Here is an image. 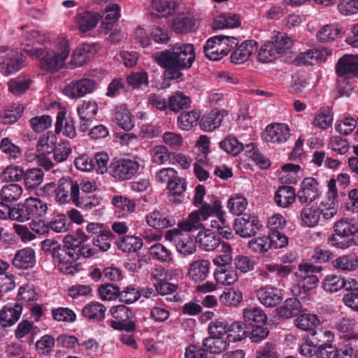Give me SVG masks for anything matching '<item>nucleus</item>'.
Wrapping results in <instances>:
<instances>
[{
    "mask_svg": "<svg viewBox=\"0 0 358 358\" xmlns=\"http://www.w3.org/2000/svg\"><path fill=\"white\" fill-rule=\"evenodd\" d=\"M334 339V333L331 330L321 328L313 331L308 337V342L319 348L331 345Z\"/></svg>",
    "mask_w": 358,
    "mask_h": 358,
    "instance_id": "31",
    "label": "nucleus"
},
{
    "mask_svg": "<svg viewBox=\"0 0 358 358\" xmlns=\"http://www.w3.org/2000/svg\"><path fill=\"white\" fill-rule=\"evenodd\" d=\"M100 19L96 13L85 12L78 15L77 24L82 32H87L94 29Z\"/></svg>",
    "mask_w": 358,
    "mask_h": 358,
    "instance_id": "39",
    "label": "nucleus"
},
{
    "mask_svg": "<svg viewBox=\"0 0 358 358\" xmlns=\"http://www.w3.org/2000/svg\"><path fill=\"white\" fill-rule=\"evenodd\" d=\"M99 46L94 43H83L79 45L73 52L71 64L74 66H81L90 61L96 55Z\"/></svg>",
    "mask_w": 358,
    "mask_h": 358,
    "instance_id": "17",
    "label": "nucleus"
},
{
    "mask_svg": "<svg viewBox=\"0 0 358 358\" xmlns=\"http://www.w3.org/2000/svg\"><path fill=\"white\" fill-rule=\"evenodd\" d=\"M342 32V28L336 24L324 25L317 33V39L322 42L334 41Z\"/></svg>",
    "mask_w": 358,
    "mask_h": 358,
    "instance_id": "45",
    "label": "nucleus"
},
{
    "mask_svg": "<svg viewBox=\"0 0 358 358\" xmlns=\"http://www.w3.org/2000/svg\"><path fill=\"white\" fill-rule=\"evenodd\" d=\"M106 308L99 302L92 301L87 303L82 310V315L94 322L102 320L105 317Z\"/></svg>",
    "mask_w": 358,
    "mask_h": 358,
    "instance_id": "30",
    "label": "nucleus"
},
{
    "mask_svg": "<svg viewBox=\"0 0 358 358\" xmlns=\"http://www.w3.org/2000/svg\"><path fill=\"white\" fill-rule=\"evenodd\" d=\"M11 264L15 268L21 270L34 268L36 264L35 250L30 247L17 250L11 259Z\"/></svg>",
    "mask_w": 358,
    "mask_h": 358,
    "instance_id": "18",
    "label": "nucleus"
},
{
    "mask_svg": "<svg viewBox=\"0 0 358 358\" xmlns=\"http://www.w3.org/2000/svg\"><path fill=\"white\" fill-rule=\"evenodd\" d=\"M248 336L246 325L242 322H234L228 326L227 338L229 341H241Z\"/></svg>",
    "mask_w": 358,
    "mask_h": 358,
    "instance_id": "47",
    "label": "nucleus"
},
{
    "mask_svg": "<svg viewBox=\"0 0 358 358\" xmlns=\"http://www.w3.org/2000/svg\"><path fill=\"white\" fill-rule=\"evenodd\" d=\"M117 245L124 252H134L142 248L143 241L135 236H124L117 242Z\"/></svg>",
    "mask_w": 358,
    "mask_h": 358,
    "instance_id": "43",
    "label": "nucleus"
},
{
    "mask_svg": "<svg viewBox=\"0 0 358 358\" xmlns=\"http://www.w3.org/2000/svg\"><path fill=\"white\" fill-rule=\"evenodd\" d=\"M227 341L221 336L210 335L209 337L203 340L202 346L203 349L211 354H220L229 347Z\"/></svg>",
    "mask_w": 358,
    "mask_h": 358,
    "instance_id": "29",
    "label": "nucleus"
},
{
    "mask_svg": "<svg viewBox=\"0 0 358 358\" xmlns=\"http://www.w3.org/2000/svg\"><path fill=\"white\" fill-rule=\"evenodd\" d=\"M256 296L263 306L268 308L275 307L283 299L282 289L271 285H266L257 289Z\"/></svg>",
    "mask_w": 358,
    "mask_h": 358,
    "instance_id": "16",
    "label": "nucleus"
},
{
    "mask_svg": "<svg viewBox=\"0 0 358 358\" xmlns=\"http://www.w3.org/2000/svg\"><path fill=\"white\" fill-rule=\"evenodd\" d=\"M79 185L77 182H74L69 178H62L56 189V201L61 203H66L70 201L78 207L87 208L95 206L92 201L94 200L91 197L85 199L83 197L79 196Z\"/></svg>",
    "mask_w": 358,
    "mask_h": 358,
    "instance_id": "5",
    "label": "nucleus"
},
{
    "mask_svg": "<svg viewBox=\"0 0 358 358\" xmlns=\"http://www.w3.org/2000/svg\"><path fill=\"white\" fill-rule=\"evenodd\" d=\"M238 41L233 36L224 35L210 38L203 46L206 57L210 60L218 61L228 55L231 49L238 45Z\"/></svg>",
    "mask_w": 358,
    "mask_h": 358,
    "instance_id": "6",
    "label": "nucleus"
},
{
    "mask_svg": "<svg viewBox=\"0 0 358 358\" xmlns=\"http://www.w3.org/2000/svg\"><path fill=\"white\" fill-rule=\"evenodd\" d=\"M321 192L319 182L313 177H307L301 182L297 196L302 203H312L320 197Z\"/></svg>",
    "mask_w": 358,
    "mask_h": 358,
    "instance_id": "14",
    "label": "nucleus"
},
{
    "mask_svg": "<svg viewBox=\"0 0 358 358\" xmlns=\"http://www.w3.org/2000/svg\"><path fill=\"white\" fill-rule=\"evenodd\" d=\"M161 67H177L188 69L195 60V50L191 43H176L171 48L161 52L155 57Z\"/></svg>",
    "mask_w": 358,
    "mask_h": 358,
    "instance_id": "2",
    "label": "nucleus"
},
{
    "mask_svg": "<svg viewBox=\"0 0 358 358\" xmlns=\"http://www.w3.org/2000/svg\"><path fill=\"white\" fill-rule=\"evenodd\" d=\"M150 256L161 262H169L172 260V254L169 250L161 243H156L149 249Z\"/></svg>",
    "mask_w": 358,
    "mask_h": 358,
    "instance_id": "59",
    "label": "nucleus"
},
{
    "mask_svg": "<svg viewBox=\"0 0 358 358\" xmlns=\"http://www.w3.org/2000/svg\"><path fill=\"white\" fill-rule=\"evenodd\" d=\"M228 115L225 110H212L202 116L200 121V128L206 131L210 132L219 127L224 116Z\"/></svg>",
    "mask_w": 358,
    "mask_h": 358,
    "instance_id": "24",
    "label": "nucleus"
},
{
    "mask_svg": "<svg viewBox=\"0 0 358 358\" xmlns=\"http://www.w3.org/2000/svg\"><path fill=\"white\" fill-rule=\"evenodd\" d=\"M347 336L348 340L336 348L337 358H357L358 349L350 340L358 339V333L350 334Z\"/></svg>",
    "mask_w": 358,
    "mask_h": 358,
    "instance_id": "38",
    "label": "nucleus"
},
{
    "mask_svg": "<svg viewBox=\"0 0 358 358\" xmlns=\"http://www.w3.org/2000/svg\"><path fill=\"white\" fill-rule=\"evenodd\" d=\"M0 62V73L4 76L12 75L20 71L24 62V57L17 50L7 48Z\"/></svg>",
    "mask_w": 358,
    "mask_h": 358,
    "instance_id": "12",
    "label": "nucleus"
},
{
    "mask_svg": "<svg viewBox=\"0 0 358 358\" xmlns=\"http://www.w3.org/2000/svg\"><path fill=\"white\" fill-rule=\"evenodd\" d=\"M113 120L120 127L125 131H130L134 127V117L125 104H122L115 108Z\"/></svg>",
    "mask_w": 358,
    "mask_h": 358,
    "instance_id": "25",
    "label": "nucleus"
},
{
    "mask_svg": "<svg viewBox=\"0 0 358 358\" xmlns=\"http://www.w3.org/2000/svg\"><path fill=\"white\" fill-rule=\"evenodd\" d=\"M301 301L295 298L287 299L283 304L276 308L278 315L282 318H291L297 316L302 310Z\"/></svg>",
    "mask_w": 358,
    "mask_h": 358,
    "instance_id": "26",
    "label": "nucleus"
},
{
    "mask_svg": "<svg viewBox=\"0 0 358 358\" xmlns=\"http://www.w3.org/2000/svg\"><path fill=\"white\" fill-rule=\"evenodd\" d=\"M44 173L38 168L29 169L24 171V183L27 189H35L43 181Z\"/></svg>",
    "mask_w": 358,
    "mask_h": 358,
    "instance_id": "41",
    "label": "nucleus"
},
{
    "mask_svg": "<svg viewBox=\"0 0 358 358\" xmlns=\"http://www.w3.org/2000/svg\"><path fill=\"white\" fill-rule=\"evenodd\" d=\"M203 225H178L166 231L165 239L174 242L177 251L184 255H192L196 252V232L197 227Z\"/></svg>",
    "mask_w": 358,
    "mask_h": 358,
    "instance_id": "4",
    "label": "nucleus"
},
{
    "mask_svg": "<svg viewBox=\"0 0 358 358\" xmlns=\"http://www.w3.org/2000/svg\"><path fill=\"white\" fill-rule=\"evenodd\" d=\"M296 199L294 189L290 186H282L278 189L275 195L276 203L286 208L293 203Z\"/></svg>",
    "mask_w": 358,
    "mask_h": 358,
    "instance_id": "36",
    "label": "nucleus"
},
{
    "mask_svg": "<svg viewBox=\"0 0 358 358\" xmlns=\"http://www.w3.org/2000/svg\"><path fill=\"white\" fill-rule=\"evenodd\" d=\"M290 135V129L287 124L271 123L266 126L263 139L266 143L280 145L287 142Z\"/></svg>",
    "mask_w": 358,
    "mask_h": 358,
    "instance_id": "13",
    "label": "nucleus"
},
{
    "mask_svg": "<svg viewBox=\"0 0 358 358\" xmlns=\"http://www.w3.org/2000/svg\"><path fill=\"white\" fill-rule=\"evenodd\" d=\"M110 312L115 319L110 322V327L116 330H124L127 332L134 331L136 324L131 320L132 311L124 305L113 306Z\"/></svg>",
    "mask_w": 358,
    "mask_h": 358,
    "instance_id": "11",
    "label": "nucleus"
},
{
    "mask_svg": "<svg viewBox=\"0 0 358 358\" xmlns=\"http://www.w3.org/2000/svg\"><path fill=\"white\" fill-rule=\"evenodd\" d=\"M225 215L221 203L219 201H215L213 207L210 204L204 203L199 210L192 212L185 222H178V224H197L199 222L207 220L212 216L217 217L220 222L224 223L226 222Z\"/></svg>",
    "mask_w": 358,
    "mask_h": 358,
    "instance_id": "9",
    "label": "nucleus"
},
{
    "mask_svg": "<svg viewBox=\"0 0 358 358\" xmlns=\"http://www.w3.org/2000/svg\"><path fill=\"white\" fill-rule=\"evenodd\" d=\"M322 266H315L312 264H301L299 266V271L295 273L297 283L292 289V292L296 295L307 294L315 289L319 282V278L315 275H304L305 272H320Z\"/></svg>",
    "mask_w": 358,
    "mask_h": 358,
    "instance_id": "8",
    "label": "nucleus"
},
{
    "mask_svg": "<svg viewBox=\"0 0 358 358\" xmlns=\"http://www.w3.org/2000/svg\"><path fill=\"white\" fill-rule=\"evenodd\" d=\"M200 118V113L196 110L180 114L178 117V124L182 130L188 131L196 126Z\"/></svg>",
    "mask_w": 358,
    "mask_h": 358,
    "instance_id": "49",
    "label": "nucleus"
},
{
    "mask_svg": "<svg viewBox=\"0 0 358 358\" xmlns=\"http://www.w3.org/2000/svg\"><path fill=\"white\" fill-rule=\"evenodd\" d=\"M339 78H348L358 76V57L353 55H345L341 57L336 67Z\"/></svg>",
    "mask_w": 358,
    "mask_h": 358,
    "instance_id": "15",
    "label": "nucleus"
},
{
    "mask_svg": "<svg viewBox=\"0 0 358 358\" xmlns=\"http://www.w3.org/2000/svg\"><path fill=\"white\" fill-rule=\"evenodd\" d=\"M243 151L246 157L255 162L261 169H264L270 166L271 162L269 159L259 152L254 143H250L245 146L243 145Z\"/></svg>",
    "mask_w": 358,
    "mask_h": 358,
    "instance_id": "35",
    "label": "nucleus"
},
{
    "mask_svg": "<svg viewBox=\"0 0 358 358\" xmlns=\"http://www.w3.org/2000/svg\"><path fill=\"white\" fill-rule=\"evenodd\" d=\"M71 52L69 41L64 36L57 38L51 48L44 54L42 49L40 59L41 67L51 73L56 72L64 67L66 61Z\"/></svg>",
    "mask_w": 358,
    "mask_h": 358,
    "instance_id": "3",
    "label": "nucleus"
},
{
    "mask_svg": "<svg viewBox=\"0 0 358 358\" xmlns=\"http://www.w3.org/2000/svg\"><path fill=\"white\" fill-rule=\"evenodd\" d=\"M270 41L273 44L278 55L286 52L293 45L292 40L284 32H277Z\"/></svg>",
    "mask_w": 358,
    "mask_h": 358,
    "instance_id": "46",
    "label": "nucleus"
},
{
    "mask_svg": "<svg viewBox=\"0 0 358 358\" xmlns=\"http://www.w3.org/2000/svg\"><path fill=\"white\" fill-rule=\"evenodd\" d=\"M65 113L63 111H59L57 116L55 123V132L59 134L62 132L64 136L69 138H73L76 135L75 127L71 121H66L64 129L63 122L64 120Z\"/></svg>",
    "mask_w": 358,
    "mask_h": 358,
    "instance_id": "53",
    "label": "nucleus"
},
{
    "mask_svg": "<svg viewBox=\"0 0 358 358\" xmlns=\"http://www.w3.org/2000/svg\"><path fill=\"white\" fill-rule=\"evenodd\" d=\"M176 3L173 0H152L150 13L158 17H166L176 10Z\"/></svg>",
    "mask_w": 358,
    "mask_h": 358,
    "instance_id": "27",
    "label": "nucleus"
},
{
    "mask_svg": "<svg viewBox=\"0 0 358 358\" xmlns=\"http://www.w3.org/2000/svg\"><path fill=\"white\" fill-rule=\"evenodd\" d=\"M220 148L228 154L236 156L243 150V145L236 137L228 136L220 143Z\"/></svg>",
    "mask_w": 358,
    "mask_h": 358,
    "instance_id": "55",
    "label": "nucleus"
},
{
    "mask_svg": "<svg viewBox=\"0 0 358 358\" xmlns=\"http://www.w3.org/2000/svg\"><path fill=\"white\" fill-rule=\"evenodd\" d=\"M210 266V262L208 259L199 257L189 265L188 270L189 278L195 282L204 280L208 275Z\"/></svg>",
    "mask_w": 358,
    "mask_h": 358,
    "instance_id": "23",
    "label": "nucleus"
},
{
    "mask_svg": "<svg viewBox=\"0 0 358 358\" xmlns=\"http://www.w3.org/2000/svg\"><path fill=\"white\" fill-rule=\"evenodd\" d=\"M24 108L20 103H15L6 109L3 116L4 124H13L17 122L23 113Z\"/></svg>",
    "mask_w": 358,
    "mask_h": 358,
    "instance_id": "63",
    "label": "nucleus"
},
{
    "mask_svg": "<svg viewBox=\"0 0 358 358\" xmlns=\"http://www.w3.org/2000/svg\"><path fill=\"white\" fill-rule=\"evenodd\" d=\"M24 175V171L22 166L10 164L2 171L0 174V178L5 182H16L20 181Z\"/></svg>",
    "mask_w": 358,
    "mask_h": 358,
    "instance_id": "42",
    "label": "nucleus"
},
{
    "mask_svg": "<svg viewBox=\"0 0 358 358\" xmlns=\"http://www.w3.org/2000/svg\"><path fill=\"white\" fill-rule=\"evenodd\" d=\"M120 8L118 4L113 3L106 7L101 21V29L105 34L108 33L119 19Z\"/></svg>",
    "mask_w": 358,
    "mask_h": 358,
    "instance_id": "32",
    "label": "nucleus"
},
{
    "mask_svg": "<svg viewBox=\"0 0 358 358\" xmlns=\"http://www.w3.org/2000/svg\"><path fill=\"white\" fill-rule=\"evenodd\" d=\"M248 201L245 197L239 194L231 196L227 202V208L231 213L241 215L246 209Z\"/></svg>",
    "mask_w": 358,
    "mask_h": 358,
    "instance_id": "56",
    "label": "nucleus"
},
{
    "mask_svg": "<svg viewBox=\"0 0 358 358\" xmlns=\"http://www.w3.org/2000/svg\"><path fill=\"white\" fill-rule=\"evenodd\" d=\"M187 186L185 180L176 176L168 185L167 189L169 194V201L177 203L180 201L179 199H176V196H180L185 190Z\"/></svg>",
    "mask_w": 358,
    "mask_h": 358,
    "instance_id": "52",
    "label": "nucleus"
},
{
    "mask_svg": "<svg viewBox=\"0 0 358 358\" xmlns=\"http://www.w3.org/2000/svg\"><path fill=\"white\" fill-rule=\"evenodd\" d=\"M52 318L57 322L72 323L76 320V314L67 307H58L51 310Z\"/></svg>",
    "mask_w": 358,
    "mask_h": 358,
    "instance_id": "54",
    "label": "nucleus"
},
{
    "mask_svg": "<svg viewBox=\"0 0 358 358\" xmlns=\"http://www.w3.org/2000/svg\"><path fill=\"white\" fill-rule=\"evenodd\" d=\"M22 312V305L19 303L13 306L6 305L0 310V325L3 327H10L14 325L20 319Z\"/></svg>",
    "mask_w": 358,
    "mask_h": 358,
    "instance_id": "22",
    "label": "nucleus"
},
{
    "mask_svg": "<svg viewBox=\"0 0 358 358\" xmlns=\"http://www.w3.org/2000/svg\"><path fill=\"white\" fill-rule=\"evenodd\" d=\"M0 150L11 160H16L21 156L20 147L8 138H3L0 142Z\"/></svg>",
    "mask_w": 358,
    "mask_h": 358,
    "instance_id": "58",
    "label": "nucleus"
},
{
    "mask_svg": "<svg viewBox=\"0 0 358 358\" xmlns=\"http://www.w3.org/2000/svg\"><path fill=\"white\" fill-rule=\"evenodd\" d=\"M240 25V17L232 13H221L214 19L213 22V26L217 29L235 28Z\"/></svg>",
    "mask_w": 358,
    "mask_h": 358,
    "instance_id": "34",
    "label": "nucleus"
},
{
    "mask_svg": "<svg viewBox=\"0 0 358 358\" xmlns=\"http://www.w3.org/2000/svg\"><path fill=\"white\" fill-rule=\"evenodd\" d=\"M214 278L217 283L227 285L234 284L238 279L236 271L230 266L217 268L214 271Z\"/></svg>",
    "mask_w": 358,
    "mask_h": 358,
    "instance_id": "37",
    "label": "nucleus"
},
{
    "mask_svg": "<svg viewBox=\"0 0 358 358\" xmlns=\"http://www.w3.org/2000/svg\"><path fill=\"white\" fill-rule=\"evenodd\" d=\"M23 188L17 183L4 185L0 192L1 199L6 202L17 201L22 195Z\"/></svg>",
    "mask_w": 358,
    "mask_h": 358,
    "instance_id": "44",
    "label": "nucleus"
},
{
    "mask_svg": "<svg viewBox=\"0 0 358 358\" xmlns=\"http://www.w3.org/2000/svg\"><path fill=\"white\" fill-rule=\"evenodd\" d=\"M190 104L189 97L180 92H176L170 96L168 102L169 108L174 112H179L184 108H187Z\"/></svg>",
    "mask_w": 358,
    "mask_h": 358,
    "instance_id": "48",
    "label": "nucleus"
},
{
    "mask_svg": "<svg viewBox=\"0 0 358 358\" xmlns=\"http://www.w3.org/2000/svg\"><path fill=\"white\" fill-rule=\"evenodd\" d=\"M29 123L34 131L40 133L51 127L52 118L48 115L36 116L29 120Z\"/></svg>",
    "mask_w": 358,
    "mask_h": 358,
    "instance_id": "62",
    "label": "nucleus"
},
{
    "mask_svg": "<svg viewBox=\"0 0 358 358\" xmlns=\"http://www.w3.org/2000/svg\"><path fill=\"white\" fill-rule=\"evenodd\" d=\"M31 28L29 29L21 37L20 44L22 50L33 57H41L42 49L35 48V41H31V36L29 33Z\"/></svg>",
    "mask_w": 358,
    "mask_h": 358,
    "instance_id": "57",
    "label": "nucleus"
},
{
    "mask_svg": "<svg viewBox=\"0 0 358 358\" xmlns=\"http://www.w3.org/2000/svg\"><path fill=\"white\" fill-rule=\"evenodd\" d=\"M47 210L46 203L38 198L30 197L22 205L12 208L10 220L24 222L35 217L44 215Z\"/></svg>",
    "mask_w": 358,
    "mask_h": 358,
    "instance_id": "7",
    "label": "nucleus"
},
{
    "mask_svg": "<svg viewBox=\"0 0 358 358\" xmlns=\"http://www.w3.org/2000/svg\"><path fill=\"white\" fill-rule=\"evenodd\" d=\"M339 13L343 16H350L358 13V0H340L337 4Z\"/></svg>",
    "mask_w": 358,
    "mask_h": 358,
    "instance_id": "64",
    "label": "nucleus"
},
{
    "mask_svg": "<svg viewBox=\"0 0 358 358\" xmlns=\"http://www.w3.org/2000/svg\"><path fill=\"white\" fill-rule=\"evenodd\" d=\"M335 227V234L329 237V241L332 242L333 245H338L342 242H338L335 236H340L341 238L352 236L351 241L355 245H358V229L356 225H334Z\"/></svg>",
    "mask_w": 358,
    "mask_h": 358,
    "instance_id": "28",
    "label": "nucleus"
},
{
    "mask_svg": "<svg viewBox=\"0 0 358 358\" xmlns=\"http://www.w3.org/2000/svg\"><path fill=\"white\" fill-rule=\"evenodd\" d=\"M199 230L196 234V241L200 243L201 247L206 251H212L220 245V237L210 229H206L204 225L197 227Z\"/></svg>",
    "mask_w": 358,
    "mask_h": 358,
    "instance_id": "19",
    "label": "nucleus"
},
{
    "mask_svg": "<svg viewBox=\"0 0 358 358\" xmlns=\"http://www.w3.org/2000/svg\"><path fill=\"white\" fill-rule=\"evenodd\" d=\"M243 317L250 325L265 324L267 322V315L259 307L250 306L243 310Z\"/></svg>",
    "mask_w": 358,
    "mask_h": 358,
    "instance_id": "33",
    "label": "nucleus"
},
{
    "mask_svg": "<svg viewBox=\"0 0 358 358\" xmlns=\"http://www.w3.org/2000/svg\"><path fill=\"white\" fill-rule=\"evenodd\" d=\"M333 122V114L329 108L322 109L315 117L313 124L321 129H327Z\"/></svg>",
    "mask_w": 358,
    "mask_h": 358,
    "instance_id": "61",
    "label": "nucleus"
},
{
    "mask_svg": "<svg viewBox=\"0 0 358 358\" xmlns=\"http://www.w3.org/2000/svg\"><path fill=\"white\" fill-rule=\"evenodd\" d=\"M174 29L180 33L191 31L194 26V17L187 13L178 15L173 22Z\"/></svg>",
    "mask_w": 358,
    "mask_h": 358,
    "instance_id": "50",
    "label": "nucleus"
},
{
    "mask_svg": "<svg viewBox=\"0 0 358 358\" xmlns=\"http://www.w3.org/2000/svg\"><path fill=\"white\" fill-rule=\"evenodd\" d=\"M322 284V288L328 292H336L343 288L348 291L357 285L355 280H352L351 282H347L343 277L336 274L326 275Z\"/></svg>",
    "mask_w": 358,
    "mask_h": 358,
    "instance_id": "20",
    "label": "nucleus"
},
{
    "mask_svg": "<svg viewBox=\"0 0 358 358\" xmlns=\"http://www.w3.org/2000/svg\"><path fill=\"white\" fill-rule=\"evenodd\" d=\"M222 254L217 255L213 260V262L217 268H224L229 266L232 262L231 255V247L229 243L223 242L222 243Z\"/></svg>",
    "mask_w": 358,
    "mask_h": 358,
    "instance_id": "60",
    "label": "nucleus"
},
{
    "mask_svg": "<svg viewBox=\"0 0 358 358\" xmlns=\"http://www.w3.org/2000/svg\"><path fill=\"white\" fill-rule=\"evenodd\" d=\"M140 168L139 163L131 159L113 160L108 166V173L118 180H127L132 178Z\"/></svg>",
    "mask_w": 358,
    "mask_h": 358,
    "instance_id": "10",
    "label": "nucleus"
},
{
    "mask_svg": "<svg viewBox=\"0 0 358 358\" xmlns=\"http://www.w3.org/2000/svg\"><path fill=\"white\" fill-rule=\"evenodd\" d=\"M87 239L85 232L78 229L76 235H67L64 238V245H61L52 239H45L41 242V250L50 255L53 261L58 263L60 270L65 273H73L77 265L73 264L80 257L85 258L94 255L93 250L83 244Z\"/></svg>",
    "mask_w": 358,
    "mask_h": 358,
    "instance_id": "1",
    "label": "nucleus"
},
{
    "mask_svg": "<svg viewBox=\"0 0 358 358\" xmlns=\"http://www.w3.org/2000/svg\"><path fill=\"white\" fill-rule=\"evenodd\" d=\"M257 50V44L255 41H245L232 52L231 61L236 64H243L248 61Z\"/></svg>",
    "mask_w": 358,
    "mask_h": 358,
    "instance_id": "21",
    "label": "nucleus"
},
{
    "mask_svg": "<svg viewBox=\"0 0 358 358\" xmlns=\"http://www.w3.org/2000/svg\"><path fill=\"white\" fill-rule=\"evenodd\" d=\"M78 114L83 121L92 120L98 111V106L94 101H84L77 108Z\"/></svg>",
    "mask_w": 358,
    "mask_h": 358,
    "instance_id": "51",
    "label": "nucleus"
},
{
    "mask_svg": "<svg viewBox=\"0 0 358 358\" xmlns=\"http://www.w3.org/2000/svg\"><path fill=\"white\" fill-rule=\"evenodd\" d=\"M320 324L318 316L315 314L303 313L295 320L296 327L303 331H310L314 330Z\"/></svg>",
    "mask_w": 358,
    "mask_h": 358,
    "instance_id": "40",
    "label": "nucleus"
}]
</instances>
